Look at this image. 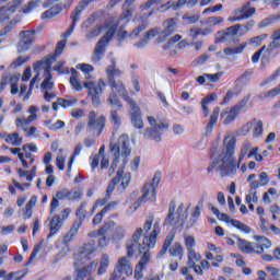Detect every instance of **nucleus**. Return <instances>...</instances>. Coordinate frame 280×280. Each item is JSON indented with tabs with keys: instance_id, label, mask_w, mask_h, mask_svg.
<instances>
[{
	"instance_id": "obj_1",
	"label": "nucleus",
	"mask_w": 280,
	"mask_h": 280,
	"mask_svg": "<svg viewBox=\"0 0 280 280\" xmlns=\"http://www.w3.org/2000/svg\"><path fill=\"white\" fill-rule=\"evenodd\" d=\"M141 235H143V230L138 228L133 233L131 241L127 244V255L132 257L135 253L142 254V257L137 266L143 269L148 264H150V248H154L156 245V237L161 235L159 222L154 224L152 233L149 236L143 237L142 243L139 242V240H141Z\"/></svg>"
},
{
	"instance_id": "obj_2",
	"label": "nucleus",
	"mask_w": 280,
	"mask_h": 280,
	"mask_svg": "<svg viewBox=\"0 0 280 280\" xmlns=\"http://www.w3.org/2000/svg\"><path fill=\"white\" fill-rule=\"evenodd\" d=\"M56 62V56H48L33 65V71L36 73L35 77L31 80V89L40 82V89L43 91H51L54 89V77H51V67Z\"/></svg>"
},
{
	"instance_id": "obj_3",
	"label": "nucleus",
	"mask_w": 280,
	"mask_h": 280,
	"mask_svg": "<svg viewBox=\"0 0 280 280\" xmlns=\"http://www.w3.org/2000/svg\"><path fill=\"white\" fill-rule=\"evenodd\" d=\"M131 175L129 172H124V168H119L116 173L115 178H113L106 189V197L95 201V207H104L108 200H110V195L115 189L118 194L126 191V187L130 185Z\"/></svg>"
},
{
	"instance_id": "obj_4",
	"label": "nucleus",
	"mask_w": 280,
	"mask_h": 280,
	"mask_svg": "<svg viewBox=\"0 0 280 280\" xmlns=\"http://www.w3.org/2000/svg\"><path fill=\"white\" fill-rule=\"evenodd\" d=\"M109 148L114 159L121 161L122 165L128 163V156H130L132 152L128 135H121L117 142H112L109 144Z\"/></svg>"
},
{
	"instance_id": "obj_5",
	"label": "nucleus",
	"mask_w": 280,
	"mask_h": 280,
	"mask_svg": "<svg viewBox=\"0 0 280 280\" xmlns=\"http://www.w3.org/2000/svg\"><path fill=\"white\" fill-rule=\"evenodd\" d=\"M185 220H187V210L185 209V205L180 203L176 208V201H171L168 206V214L164 224L178 229V226H183L185 224Z\"/></svg>"
},
{
	"instance_id": "obj_6",
	"label": "nucleus",
	"mask_w": 280,
	"mask_h": 280,
	"mask_svg": "<svg viewBox=\"0 0 280 280\" xmlns=\"http://www.w3.org/2000/svg\"><path fill=\"white\" fill-rule=\"evenodd\" d=\"M147 120L151 128H148L145 130L144 137H147V139H152V141L159 143V141H161L163 132H165V130H170V122L161 120L154 116H148Z\"/></svg>"
},
{
	"instance_id": "obj_7",
	"label": "nucleus",
	"mask_w": 280,
	"mask_h": 280,
	"mask_svg": "<svg viewBox=\"0 0 280 280\" xmlns=\"http://www.w3.org/2000/svg\"><path fill=\"white\" fill-rule=\"evenodd\" d=\"M213 171L219 172L221 176H233L237 172V166L220 155L207 167V174H211Z\"/></svg>"
},
{
	"instance_id": "obj_8",
	"label": "nucleus",
	"mask_w": 280,
	"mask_h": 280,
	"mask_svg": "<svg viewBox=\"0 0 280 280\" xmlns=\"http://www.w3.org/2000/svg\"><path fill=\"white\" fill-rule=\"evenodd\" d=\"M121 70L117 69V62L115 59H112V65L106 69V75L109 89L112 91H118V95L119 93H126V85H124V82L115 80V78H121Z\"/></svg>"
},
{
	"instance_id": "obj_9",
	"label": "nucleus",
	"mask_w": 280,
	"mask_h": 280,
	"mask_svg": "<svg viewBox=\"0 0 280 280\" xmlns=\"http://www.w3.org/2000/svg\"><path fill=\"white\" fill-rule=\"evenodd\" d=\"M88 128L94 137H100L106 128V116L97 115L95 110H91L88 116Z\"/></svg>"
},
{
	"instance_id": "obj_10",
	"label": "nucleus",
	"mask_w": 280,
	"mask_h": 280,
	"mask_svg": "<svg viewBox=\"0 0 280 280\" xmlns=\"http://www.w3.org/2000/svg\"><path fill=\"white\" fill-rule=\"evenodd\" d=\"M160 180L159 176H154L152 183L145 184L142 188V196L138 200L156 202V187H159Z\"/></svg>"
},
{
	"instance_id": "obj_11",
	"label": "nucleus",
	"mask_w": 280,
	"mask_h": 280,
	"mask_svg": "<svg viewBox=\"0 0 280 280\" xmlns=\"http://www.w3.org/2000/svg\"><path fill=\"white\" fill-rule=\"evenodd\" d=\"M121 272H124L127 277H131L132 275V265L130 264V260L126 257H121L118 259L116 270L114 271L109 280H126Z\"/></svg>"
},
{
	"instance_id": "obj_12",
	"label": "nucleus",
	"mask_w": 280,
	"mask_h": 280,
	"mask_svg": "<svg viewBox=\"0 0 280 280\" xmlns=\"http://www.w3.org/2000/svg\"><path fill=\"white\" fill-rule=\"evenodd\" d=\"M235 143H237V140H235L234 136H226L223 139V152L221 156L225 160H228L232 165H235Z\"/></svg>"
},
{
	"instance_id": "obj_13",
	"label": "nucleus",
	"mask_w": 280,
	"mask_h": 280,
	"mask_svg": "<svg viewBox=\"0 0 280 280\" xmlns=\"http://www.w3.org/2000/svg\"><path fill=\"white\" fill-rule=\"evenodd\" d=\"M34 31H22L20 32V42L18 44L19 54H25V51H30L32 46L34 45Z\"/></svg>"
},
{
	"instance_id": "obj_14",
	"label": "nucleus",
	"mask_w": 280,
	"mask_h": 280,
	"mask_svg": "<svg viewBox=\"0 0 280 280\" xmlns=\"http://www.w3.org/2000/svg\"><path fill=\"white\" fill-rule=\"evenodd\" d=\"M253 132V137H261L264 135V121L253 119L245 124L240 130L238 133L246 136L248 132Z\"/></svg>"
},
{
	"instance_id": "obj_15",
	"label": "nucleus",
	"mask_w": 280,
	"mask_h": 280,
	"mask_svg": "<svg viewBox=\"0 0 280 280\" xmlns=\"http://www.w3.org/2000/svg\"><path fill=\"white\" fill-rule=\"evenodd\" d=\"M83 88L88 89V93L103 95L104 91H106V81H104V79H98L97 81L85 80Z\"/></svg>"
},
{
	"instance_id": "obj_16",
	"label": "nucleus",
	"mask_w": 280,
	"mask_h": 280,
	"mask_svg": "<svg viewBox=\"0 0 280 280\" xmlns=\"http://www.w3.org/2000/svg\"><path fill=\"white\" fill-rule=\"evenodd\" d=\"M162 26H163V30L160 32L159 43H165V40L170 38V36L174 34V32H176V27H177L176 20L174 19L165 20Z\"/></svg>"
},
{
	"instance_id": "obj_17",
	"label": "nucleus",
	"mask_w": 280,
	"mask_h": 280,
	"mask_svg": "<svg viewBox=\"0 0 280 280\" xmlns=\"http://www.w3.org/2000/svg\"><path fill=\"white\" fill-rule=\"evenodd\" d=\"M256 243H254V254L264 255L266 250L272 248V242L268 240L266 236H254Z\"/></svg>"
},
{
	"instance_id": "obj_18",
	"label": "nucleus",
	"mask_w": 280,
	"mask_h": 280,
	"mask_svg": "<svg viewBox=\"0 0 280 280\" xmlns=\"http://www.w3.org/2000/svg\"><path fill=\"white\" fill-rule=\"evenodd\" d=\"M248 47V43H241L237 47H228L218 52L219 58H229V56H237L242 54Z\"/></svg>"
},
{
	"instance_id": "obj_19",
	"label": "nucleus",
	"mask_w": 280,
	"mask_h": 280,
	"mask_svg": "<svg viewBox=\"0 0 280 280\" xmlns=\"http://www.w3.org/2000/svg\"><path fill=\"white\" fill-rule=\"evenodd\" d=\"M236 240V246L241 253H245L247 255H253L255 254V243H250L244 238H241L237 235H233Z\"/></svg>"
},
{
	"instance_id": "obj_20",
	"label": "nucleus",
	"mask_w": 280,
	"mask_h": 280,
	"mask_svg": "<svg viewBox=\"0 0 280 280\" xmlns=\"http://www.w3.org/2000/svg\"><path fill=\"white\" fill-rule=\"evenodd\" d=\"M118 95H120V97H124L125 102L128 103L130 107V110H129L130 117L141 115V108L139 107V105H137V102H135L130 97V95L128 94V90H125V93H119Z\"/></svg>"
},
{
	"instance_id": "obj_21",
	"label": "nucleus",
	"mask_w": 280,
	"mask_h": 280,
	"mask_svg": "<svg viewBox=\"0 0 280 280\" xmlns=\"http://www.w3.org/2000/svg\"><path fill=\"white\" fill-rule=\"evenodd\" d=\"M91 3V0H81L74 10L72 11L70 19L72 20V23L77 24L78 21H80V16L82 15V12L89 8V4Z\"/></svg>"
},
{
	"instance_id": "obj_22",
	"label": "nucleus",
	"mask_w": 280,
	"mask_h": 280,
	"mask_svg": "<svg viewBox=\"0 0 280 280\" xmlns=\"http://www.w3.org/2000/svg\"><path fill=\"white\" fill-rule=\"evenodd\" d=\"M257 189H259V184L257 183V179H254L250 184H249V194L246 195L245 197V202H247V205L250 203H257L259 202V197L257 196Z\"/></svg>"
},
{
	"instance_id": "obj_23",
	"label": "nucleus",
	"mask_w": 280,
	"mask_h": 280,
	"mask_svg": "<svg viewBox=\"0 0 280 280\" xmlns=\"http://www.w3.org/2000/svg\"><path fill=\"white\" fill-rule=\"evenodd\" d=\"M48 226L50 229L48 237H54V235L62 229V220L59 214H55L52 218L48 219Z\"/></svg>"
},
{
	"instance_id": "obj_24",
	"label": "nucleus",
	"mask_w": 280,
	"mask_h": 280,
	"mask_svg": "<svg viewBox=\"0 0 280 280\" xmlns=\"http://www.w3.org/2000/svg\"><path fill=\"white\" fill-rule=\"evenodd\" d=\"M240 115L235 108L233 107H226L221 112V119L224 124V126H229V124H233L235 121V118Z\"/></svg>"
},
{
	"instance_id": "obj_25",
	"label": "nucleus",
	"mask_w": 280,
	"mask_h": 280,
	"mask_svg": "<svg viewBox=\"0 0 280 280\" xmlns=\"http://www.w3.org/2000/svg\"><path fill=\"white\" fill-rule=\"evenodd\" d=\"M117 223L115 221H108L104 225H102L98 230H94L88 234V237H102V235H106L110 229H115Z\"/></svg>"
},
{
	"instance_id": "obj_26",
	"label": "nucleus",
	"mask_w": 280,
	"mask_h": 280,
	"mask_svg": "<svg viewBox=\"0 0 280 280\" xmlns=\"http://www.w3.org/2000/svg\"><path fill=\"white\" fill-rule=\"evenodd\" d=\"M234 14H237L241 16L242 21H246L247 19H250L255 14V8L250 7V2L247 4L236 9L234 11Z\"/></svg>"
},
{
	"instance_id": "obj_27",
	"label": "nucleus",
	"mask_w": 280,
	"mask_h": 280,
	"mask_svg": "<svg viewBox=\"0 0 280 280\" xmlns=\"http://www.w3.org/2000/svg\"><path fill=\"white\" fill-rule=\"evenodd\" d=\"M80 226H82V220L74 221L70 231L63 236L62 243L67 245L73 242L75 235H78V231H80Z\"/></svg>"
},
{
	"instance_id": "obj_28",
	"label": "nucleus",
	"mask_w": 280,
	"mask_h": 280,
	"mask_svg": "<svg viewBox=\"0 0 280 280\" xmlns=\"http://www.w3.org/2000/svg\"><path fill=\"white\" fill-rule=\"evenodd\" d=\"M23 1L25 0H13L9 2L7 4V8L2 9L1 11V14H4V19H10V16H12V14H14L16 10L21 8V4L23 3Z\"/></svg>"
},
{
	"instance_id": "obj_29",
	"label": "nucleus",
	"mask_w": 280,
	"mask_h": 280,
	"mask_svg": "<svg viewBox=\"0 0 280 280\" xmlns=\"http://www.w3.org/2000/svg\"><path fill=\"white\" fill-rule=\"evenodd\" d=\"M104 51H106L105 42L104 39H100L92 54V62H100L104 56Z\"/></svg>"
},
{
	"instance_id": "obj_30",
	"label": "nucleus",
	"mask_w": 280,
	"mask_h": 280,
	"mask_svg": "<svg viewBox=\"0 0 280 280\" xmlns=\"http://www.w3.org/2000/svg\"><path fill=\"white\" fill-rule=\"evenodd\" d=\"M220 117V107H214L211 115L209 122L206 126V133L211 135L213 132V127L218 124V118Z\"/></svg>"
},
{
	"instance_id": "obj_31",
	"label": "nucleus",
	"mask_w": 280,
	"mask_h": 280,
	"mask_svg": "<svg viewBox=\"0 0 280 280\" xmlns=\"http://www.w3.org/2000/svg\"><path fill=\"white\" fill-rule=\"evenodd\" d=\"M225 224L234 226V229H237L238 231H241V233H245L246 235L250 233V226L244 224L240 220L232 219L231 217H229L228 221H225Z\"/></svg>"
},
{
	"instance_id": "obj_32",
	"label": "nucleus",
	"mask_w": 280,
	"mask_h": 280,
	"mask_svg": "<svg viewBox=\"0 0 280 280\" xmlns=\"http://www.w3.org/2000/svg\"><path fill=\"white\" fill-rule=\"evenodd\" d=\"M119 90H110V93L107 95L106 102L108 106H117V108H124L121 101H119Z\"/></svg>"
},
{
	"instance_id": "obj_33",
	"label": "nucleus",
	"mask_w": 280,
	"mask_h": 280,
	"mask_svg": "<svg viewBox=\"0 0 280 280\" xmlns=\"http://www.w3.org/2000/svg\"><path fill=\"white\" fill-rule=\"evenodd\" d=\"M156 222L159 223V226L161 228V222L159 221H154V214H150L147 220L143 223V229L142 232L144 231V233H148V235H145V237L150 236V234H152V232L154 231V225L156 224Z\"/></svg>"
},
{
	"instance_id": "obj_34",
	"label": "nucleus",
	"mask_w": 280,
	"mask_h": 280,
	"mask_svg": "<svg viewBox=\"0 0 280 280\" xmlns=\"http://www.w3.org/2000/svg\"><path fill=\"white\" fill-rule=\"evenodd\" d=\"M271 40L267 47V54H272L275 49L280 47V27L271 34Z\"/></svg>"
},
{
	"instance_id": "obj_35",
	"label": "nucleus",
	"mask_w": 280,
	"mask_h": 280,
	"mask_svg": "<svg viewBox=\"0 0 280 280\" xmlns=\"http://www.w3.org/2000/svg\"><path fill=\"white\" fill-rule=\"evenodd\" d=\"M215 100H218L217 93H211L210 95H207L205 98H202L201 108L205 117H209V104L215 102Z\"/></svg>"
},
{
	"instance_id": "obj_36",
	"label": "nucleus",
	"mask_w": 280,
	"mask_h": 280,
	"mask_svg": "<svg viewBox=\"0 0 280 280\" xmlns=\"http://www.w3.org/2000/svg\"><path fill=\"white\" fill-rule=\"evenodd\" d=\"M103 32H105V35L101 40H104L105 45L115 36V32H117V25L113 23H108L105 26H103Z\"/></svg>"
},
{
	"instance_id": "obj_37",
	"label": "nucleus",
	"mask_w": 280,
	"mask_h": 280,
	"mask_svg": "<svg viewBox=\"0 0 280 280\" xmlns=\"http://www.w3.org/2000/svg\"><path fill=\"white\" fill-rule=\"evenodd\" d=\"M67 163V153H65V149H59V153L56 156L55 165L59 172H65V165Z\"/></svg>"
},
{
	"instance_id": "obj_38",
	"label": "nucleus",
	"mask_w": 280,
	"mask_h": 280,
	"mask_svg": "<svg viewBox=\"0 0 280 280\" xmlns=\"http://www.w3.org/2000/svg\"><path fill=\"white\" fill-rule=\"evenodd\" d=\"M4 141L10 145H14L15 148H19V145L23 143V138L19 135V132H12L7 135V137L4 138Z\"/></svg>"
},
{
	"instance_id": "obj_39",
	"label": "nucleus",
	"mask_w": 280,
	"mask_h": 280,
	"mask_svg": "<svg viewBox=\"0 0 280 280\" xmlns=\"http://www.w3.org/2000/svg\"><path fill=\"white\" fill-rule=\"evenodd\" d=\"M148 30V22L142 21L141 24H139L136 28L132 30V32L129 34L130 40H137L143 32Z\"/></svg>"
},
{
	"instance_id": "obj_40",
	"label": "nucleus",
	"mask_w": 280,
	"mask_h": 280,
	"mask_svg": "<svg viewBox=\"0 0 280 280\" xmlns=\"http://www.w3.org/2000/svg\"><path fill=\"white\" fill-rule=\"evenodd\" d=\"M232 38H235L234 35L229 31V27L225 31H220L215 35V43H229Z\"/></svg>"
},
{
	"instance_id": "obj_41",
	"label": "nucleus",
	"mask_w": 280,
	"mask_h": 280,
	"mask_svg": "<svg viewBox=\"0 0 280 280\" xmlns=\"http://www.w3.org/2000/svg\"><path fill=\"white\" fill-rule=\"evenodd\" d=\"M44 124L48 130H52V131L62 130V128H65L66 126L65 121L62 120L54 121L52 119L45 120Z\"/></svg>"
},
{
	"instance_id": "obj_42",
	"label": "nucleus",
	"mask_w": 280,
	"mask_h": 280,
	"mask_svg": "<svg viewBox=\"0 0 280 280\" xmlns=\"http://www.w3.org/2000/svg\"><path fill=\"white\" fill-rule=\"evenodd\" d=\"M60 12H62V7H60V5L51 7L50 9H48L47 11H45L42 14V19H43V21H45L47 19H54V16H58V14H60Z\"/></svg>"
},
{
	"instance_id": "obj_43",
	"label": "nucleus",
	"mask_w": 280,
	"mask_h": 280,
	"mask_svg": "<svg viewBox=\"0 0 280 280\" xmlns=\"http://www.w3.org/2000/svg\"><path fill=\"white\" fill-rule=\"evenodd\" d=\"M77 69L79 71H82V73H84L85 80H91L93 78L91 75V73H93V71H95V67H93L89 63H79V65H77Z\"/></svg>"
},
{
	"instance_id": "obj_44",
	"label": "nucleus",
	"mask_w": 280,
	"mask_h": 280,
	"mask_svg": "<svg viewBox=\"0 0 280 280\" xmlns=\"http://www.w3.org/2000/svg\"><path fill=\"white\" fill-rule=\"evenodd\" d=\"M108 266H110V256L108 254H102L98 267V275H104L108 269Z\"/></svg>"
},
{
	"instance_id": "obj_45",
	"label": "nucleus",
	"mask_w": 280,
	"mask_h": 280,
	"mask_svg": "<svg viewBox=\"0 0 280 280\" xmlns=\"http://www.w3.org/2000/svg\"><path fill=\"white\" fill-rule=\"evenodd\" d=\"M124 237H126V229H124V226H117L112 236V242L114 244H119Z\"/></svg>"
},
{
	"instance_id": "obj_46",
	"label": "nucleus",
	"mask_w": 280,
	"mask_h": 280,
	"mask_svg": "<svg viewBox=\"0 0 280 280\" xmlns=\"http://www.w3.org/2000/svg\"><path fill=\"white\" fill-rule=\"evenodd\" d=\"M82 153V144H77L74 147L73 153L71 154L67 165H68V174H70L72 167H73V163H75V158Z\"/></svg>"
},
{
	"instance_id": "obj_47",
	"label": "nucleus",
	"mask_w": 280,
	"mask_h": 280,
	"mask_svg": "<svg viewBox=\"0 0 280 280\" xmlns=\"http://www.w3.org/2000/svg\"><path fill=\"white\" fill-rule=\"evenodd\" d=\"M42 3V0H30L22 9V14H30L31 12H33V10H36V8H38V5H40Z\"/></svg>"
},
{
	"instance_id": "obj_48",
	"label": "nucleus",
	"mask_w": 280,
	"mask_h": 280,
	"mask_svg": "<svg viewBox=\"0 0 280 280\" xmlns=\"http://www.w3.org/2000/svg\"><path fill=\"white\" fill-rule=\"evenodd\" d=\"M187 266L188 268L191 266H196V264H198V261H200V259H202V256L198 253H196V250H190L188 252L187 255Z\"/></svg>"
},
{
	"instance_id": "obj_49",
	"label": "nucleus",
	"mask_w": 280,
	"mask_h": 280,
	"mask_svg": "<svg viewBox=\"0 0 280 280\" xmlns=\"http://www.w3.org/2000/svg\"><path fill=\"white\" fill-rule=\"evenodd\" d=\"M184 244H185L187 253H189L191 250H196V249H194V248H196V237H194V235L185 234L184 235Z\"/></svg>"
},
{
	"instance_id": "obj_50",
	"label": "nucleus",
	"mask_w": 280,
	"mask_h": 280,
	"mask_svg": "<svg viewBox=\"0 0 280 280\" xmlns=\"http://www.w3.org/2000/svg\"><path fill=\"white\" fill-rule=\"evenodd\" d=\"M183 5H189V0H178L177 2L168 1L166 4L162 5V8H166L167 10H170V8L180 10Z\"/></svg>"
},
{
	"instance_id": "obj_51",
	"label": "nucleus",
	"mask_w": 280,
	"mask_h": 280,
	"mask_svg": "<svg viewBox=\"0 0 280 280\" xmlns=\"http://www.w3.org/2000/svg\"><path fill=\"white\" fill-rule=\"evenodd\" d=\"M230 34L235 36H246V31L244 28V24H236L229 27Z\"/></svg>"
},
{
	"instance_id": "obj_52",
	"label": "nucleus",
	"mask_w": 280,
	"mask_h": 280,
	"mask_svg": "<svg viewBox=\"0 0 280 280\" xmlns=\"http://www.w3.org/2000/svg\"><path fill=\"white\" fill-rule=\"evenodd\" d=\"M37 201H38V198L36 196L31 197L30 201L25 206V211H24L25 218L27 219L32 218V209L36 207Z\"/></svg>"
},
{
	"instance_id": "obj_53",
	"label": "nucleus",
	"mask_w": 280,
	"mask_h": 280,
	"mask_svg": "<svg viewBox=\"0 0 280 280\" xmlns=\"http://www.w3.org/2000/svg\"><path fill=\"white\" fill-rule=\"evenodd\" d=\"M172 257H179L183 259V245L180 243H175L168 250Z\"/></svg>"
},
{
	"instance_id": "obj_54",
	"label": "nucleus",
	"mask_w": 280,
	"mask_h": 280,
	"mask_svg": "<svg viewBox=\"0 0 280 280\" xmlns=\"http://www.w3.org/2000/svg\"><path fill=\"white\" fill-rule=\"evenodd\" d=\"M277 21H280V13L266 18L258 24V27H268V25H272V23H277Z\"/></svg>"
},
{
	"instance_id": "obj_55",
	"label": "nucleus",
	"mask_w": 280,
	"mask_h": 280,
	"mask_svg": "<svg viewBox=\"0 0 280 280\" xmlns=\"http://www.w3.org/2000/svg\"><path fill=\"white\" fill-rule=\"evenodd\" d=\"M30 124H32V120L28 117L27 118H25V117H18L15 119L16 128H22V130L24 132H27V127H25V126H30Z\"/></svg>"
},
{
	"instance_id": "obj_56",
	"label": "nucleus",
	"mask_w": 280,
	"mask_h": 280,
	"mask_svg": "<svg viewBox=\"0 0 280 280\" xmlns=\"http://www.w3.org/2000/svg\"><path fill=\"white\" fill-rule=\"evenodd\" d=\"M109 120L112 121V124H114L115 128H119V126H121V116H119L117 109L110 110Z\"/></svg>"
},
{
	"instance_id": "obj_57",
	"label": "nucleus",
	"mask_w": 280,
	"mask_h": 280,
	"mask_svg": "<svg viewBox=\"0 0 280 280\" xmlns=\"http://www.w3.org/2000/svg\"><path fill=\"white\" fill-rule=\"evenodd\" d=\"M250 150H253V145L250 143H245L243 144V147L241 148V154L238 156V163H242V161H244V159H248V154H250Z\"/></svg>"
},
{
	"instance_id": "obj_58",
	"label": "nucleus",
	"mask_w": 280,
	"mask_h": 280,
	"mask_svg": "<svg viewBox=\"0 0 280 280\" xmlns=\"http://www.w3.org/2000/svg\"><path fill=\"white\" fill-rule=\"evenodd\" d=\"M202 209V201L195 207L194 212L190 215V226H194L196 222H198V218H200V210Z\"/></svg>"
},
{
	"instance_id": "obj_59",
	"label": "nucleus",
	"mask_w": 280,
	"mask_h": 280,
	"mask_svg": "<svg viewBox=\"0 0 280 280\" xmlns=\"http://www.w3.org/2000/svg\"><path fill=\"white\" fill-rule=\"evenodd\" d=\"M222 23H224V18L222 16H210L206 20L208 27H215V25H222Z\"/></svg>"
},
{
	"instance_id": "obj_60",
	"label": "nucleus",
	"mask_w": 280,
	"mask_h": 280,
	"mask_svg": "<svg viewBox=\"0 0 280 280\" xmlns=\"http://www.w3.org/2000/svg\"><path fill=\"white\" fill-rule=\"evenodd\" d=\"M267 36H268L267 34H262L256 37H252L247 42H243V43H247V45H252L253 47H259V45L264 43V38H267Z\"/></svg>"
},
{
	"instance_id": "obj_61",
	"label": "nucleus",
	"mask_w": 280,
	"mask_h": 280,
	"mask_svg": "<svg viewBox=\"0 0 280 280\" xmlns=\"http://www.w3.org/2000/svg\"><path fill=\"white\" fill-rule=\"evenodd\" d=\"M58 104H60V106H62V108H71V107L75 106V104H78V98H75V97H72L69 100L58 98Z\"/></svg>"
},
{
	"instance_id": "obj_62",
	"label": "nucleus",
	"mask_w": 280,
	"mask_h": 280,
	"mask_svg": "<svg viewBox=\"0 0 280 280\" xmlns=\"http://www.w3.org/2000/svg\"><path fill=\"white\" fill-rule=\"evenodd\" d=\"M131 119V125L133 126V128L138 129V130H142L144 124H143V118H141V114L138 116H130Z\"/></svg>"
},
{
	"instance_id": "obj_63",
	"label": "nucleus",
	"mask_w": 280,
	"mask_h": 280,
	"mask_svg": "<svg viewBox=\"0 0 280 280\" xmlns=\"http://www.w3.org/2000/svg\"><path fill=\"white\" fill-rule=\"evenodd\" d=\"M70 84L73 89V91H82V89H84V84H82V82H80V79H78V77L75 75H71L70 77Z\"/></svg>"
},
{
	"instance_id": "obj_64",
	"label": "nucleus",
	"mask_w": 280,
	"mask_h": 280,
	"mask_svg": "<svg viewBox=\"0 0 280 280\" xmlns=\"http://www.w3.org/2000/svg\"><path fill=\"white\" fill-rule=\"evenodd\" d=\"M103 30H104L103 26H95L91 32H89L85 35V38H88V40H92V38H97V36L102 34Z\"/></svg>"
}]
</instances>
